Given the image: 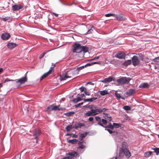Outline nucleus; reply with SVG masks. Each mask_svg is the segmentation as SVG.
I'll return each mask as SVG.
<instances>
[{
  "label": "nucleus",
  "mask_w": 159,
  "mask_h": 159,
  "mask_svg": "<svg viewBox=\"0 0 159 159\" xmlns=\"http://www.w3.org/2000/svg\"><path fill=\"white\" fill-rule=\"evenodd\" d=\"M69 157V159H75L74 157L72 156H68Z\"/></svg>",
  "instance_id": "774afa93"
},
{
  "label": "nucleus",
  "mask_w": 159,
  "mask_h": 159,
  "mask_svg": "<svg viewBox=\"0 0 159 159\" xmlns=\"http://www.w3.org/2000/svg\"><path fill=\"white\" fill-rule=\"evenodd\" d=\"M114 17H116L117 20L119 21H122L124 20V17L120 15H115Z\"/></svg>",
  "instance_id": "a211bd4d"
},
{
  "label": "nucleus",
  "mask_w": 159,
  "mask_h": 159,
  "mask_svg": "<svg viewBox=\"0 0 159 159\" xmlns=\"http://www.w3.org/2000/svg\"><path fill=\"white\" fill-rule=\"evenodd\" d=\"M79 89L80 90L81 92L84 91V92L85 90H87V89L83 86L79 88Z\"/></svg>",
  "instance_id": "ea45409f"
},
{
  "label": "nucleus",
  "mask_w": 159,
  "mask_h": 159,
  "mask_svg": "<svg viewBox=\"0 0 159 159\" xmlns=\"http://www.w3.org/2000/svg\"><path fill=\"white\" fill-rule=\"evenodd\" d=\"M135 89H130L127 91L126 94L129 96H133L135 93Z\"/></svg>",
  "instance_id": "f8f14e48"
},
{
  "label": "nucleus",
  "mask_w": 159,
  "mask_h": 159,
  "mask_svg": "<svg viewBox=\"0 0 159 159\" xmlns=\"http://www.w3.org/2000/svg\"><path fill=\"white\" fill-rule=\"evenodd\" d=\"M48 75L46 74V73L44 74L43 75L40 77V80H41L44 78H46V77L48 76Z\"/></svg>",
  "instance_id": "58836bf2"
},
{
  "label": "nucleus",
  "mask_w": 159,
  "mask_h": 159,
  "mask_svg": "<svg viewBox=\"0 0 159 159\" xmlns=\"http://www.w3.org/2000/svg\"><path fill=\"white\" fill-rule=\"evenodd\" d=\"M75 72H76V71H75V70L74 71H71V72H70H70L69 73H68V75H70L69 76H71V75H75Z\"/></svg>",
  "instance_id": "79ce46f5"
},
{
  "label": "nucleus",
  "mask_w": 159,
  "mask_h": 159,
  "mask_svg": "<svg viewBox=\"0 0 159 159\" xmlns=\"http://www.w3.org/2000/svg\"><path fill=\"white\" fill-rule=\"evenodd\" d=\"M153 61L154 62H158L159 61V57H156L154 59Z\"/></svg>",
  "instance_id": "49530a36"
},
{
  "label": "nucleus",
  "mask_w": 159,
  "mask_h": 159,
  "mask_svg": "<svg viewBox=\"0 0 159 159\" xmlns=\"http://www.w3.org/2000/svg\"><path fill=\"white\" fill-rule=\"evenodd\" d=\"M72 128H74L75 129H77L78 128V125H77L76 124H75L73 126L72 125Z\"/></svg>",
  "instance_id": "bf43d9fd"
},
{
  "label": "nucleus",
  "mask_w": 159,
  "mask_h": 159,
  "mask_svg": "<svg viewBox=\"0 0 159 159\" xmlns=\"http://www.w3.org/2000/svg\"><path fill=\"white\" fill-rule=\"evenodd\" d=\"M93 31V30H92V29H91L90 30H89L87 32L86 34H89L90 33H92V32Z\"/></svg>",
  "instance_id": "5fc2aeb1"
},
{
  "label": "nucleus",
  "mask_w": 159,
  "mask_h": 159,
  "mask_svg": "<svg viewBox=\"0 0 159 159\" xmlns=\"http://www.w3.org/2000/svg\"><path fill=\"white\" fill-rule=\"evenodd\" d=\"M23 6L20 4L15 5L12 6V10L14 11L19 10L23 8Z\"/></svg>",
  "instance_id": "9d476101"
},
{
  "label": "nucleus",
  "mask_w": 159,
  "mask_h": 159,
  "mask_svg": "<svg viewBox=\"0 0 159 159\" xmlns=\"http://www.w3.org/2000/svg\"><path fill=\"white\" fill-rule=\"evenodd\" d=\"M131 80V78L129 77H122L117 79L116 82L119 84L123 85L126 84H128Z\"/></svg>",
  "instance_id": "f257e3e1"
},
{
  "label": "nucleus",
  "mask_w": 159,
  "mask_h": 159,
  "mask_svg": "<svg viewBox=\"0 0 159 159\" xmlns=\"http://www.w3.org/2000/svg\"><path fill=\"white\" fill-rule=\"evenodd\" d=\"M85 67L84 66H81L80 67H78L76 70H75V71H77L78 72L77 74L79 73V72L81 70L83 69Z\"/></svg>",
  "instance_id": "c756f323"
},
{
  "label": "nucleus",
  "mask_w": 159,
  "mask_h": 159,
  "mask_svg": "<svg viewBox=\"0 0 159 159\" xmlns=\"http://www.w3.org/2000/svg\"><path fill=\"white\" fill-rule=\"evenodd\" d=\"M78 128H81L82 126H84L85 125L84 123H78Z\"/></svg>",
  "instance_id": "a19ab883"
},
{
  "label": "nucleus",
  "mask_w": 159,
  "mask_h": 159,
  "mask_svg": "<svg viewBox=\"0 0 159 159\" xmlns=\"http://www.w3.org/2000/svg\"><path fill=\"white\" fill-rule=\"evenodd\" d=\"M89 48L86 46H82L81 47V53L80 55H76L77 56L79 57H83L84 55V53L87 52L88 51Z\"/></svg>",
  "instance_id": "7ed1b4c3"
},
{
  "label": "nucleus",
  "mask_w": 159,
  "mask_h": 159,
  "mask_svg": "<svg viewBox=\"0 0 159 159\" xmlns=\"http://www.w3.org/2000/svg\"><path fill=\"white\" fill-rule=\"evenodd\" d=\"M107 119L108 120H109V121H111L112 120L111 117V116H107Z\"/></svg>",
  "instance_id": "0e129e2a"
},
{
  "label": "nucleus",
  "mask_w": 159,
  "mask_h": 159,
  "mask_svg": "<svg viewBox=\"0 0 159 159\" xmlns=\"http://www.w3.org/2000/svg\"><path fill=\"white\" fill-rule=\"evenodd\" d=\"M67 154L68 155H70L74 157H76L78 155L77 152H69Z\"/></svg>",
  "instance_id": "6ab92c4d"
},
{
  "label": "nucleus",
  "mask_w": 159,
  "mask_h": 159,
  "mask_svg": "<svg viewBox=\"0 0 159 159\" xmlns=\"http://www.w3.org/2000/svg\"><path fill=\"white\" fill-rule=\"evenodd\" d=\"M72 128V125H69L67 126L66 127V130L68 132L70 131Z\"/></svg>",
  "instance_id": "473e14b6"
},
{
  "label": "nucleus",
  "mask_w": 159,
  "mask_h": 159,
  "mask_svg": "<svg viewBox=\"0 0 159 159\" xmlns=\"http://www.w3.org/2000/svg\"><path fill=\"white\" fill-rule=\"evenodd\" d=\"M120 153L121 154H123L125 155L127 158H129L130 156V152L126 148L123 149L122 150L120 151Z\"/></svg>",
  "instance_id": "0eeeda50"
},
{
  "label": "nucleus",
  "mask_w": 159,
  "mask_h": 159,
  "mask_svg": "<svg viewBox=\"0 0 159 159\" xmlns=\"http://www.w3.org/2000/svg\"><path fill=\"white\" fill-rule=\"evenodd\" d=\"M65 109V108H63L62 107H59V109H58V111H63Z\"/></svg>",
  "instance_id": "680f3d73"
},
{
  "label": "nucleus",
  "mask_w": 159,
  "mask_h": 159,
  "mask_svg": "<svg viewBox=\"0 0 159 159\" xmlns=\"http://www.w3.org/2000/svg\"><path fill=\"white\" fill-rule=\"evenodd\" d=\"M41 133L40 131L38 129H35L33 131V136L34 137V138L36 140V143H37L39 140L38 137L41 134Z\"/></svg>",
  "instance_id": "39448f33"
},
{
  "label": "nucleus",
  "mask_w": 159,
  "mask_h": 159,
  "mask_svg": "<svg viewBox=\"0 0 159 159\" xmlns=\"http://www.w3.org/2000/svg\"><path fill=\"white\" fill-rule=\"evenodd\" d=\"M131 63V60H129L126 61L123 64L124 66H127L128 65H130Z\"/></svg>",
  "instance_id": "412c9836"
},
{
  "label": "nucleus",
  "mask_w": 159,
  "mask_h": 159,
  "mask_svg": "<svg viewBox=\"0 0 159 159\" xmlns=\"http://www.w3.org/2000/svg\"><path fill=\"white\" fill-rule=\"evenodd\" d=\"M95 118L96 120L98 122V125L102 127H104V126L101 123V120L100 117L98 116H96L95 117Z\"/></svg>",
  "instance_id": "dca6fc26"
},
{
  "label": "nucleus",
  "mask_w": 159,
  "mask_h": 159,
  "mask_svg": "<svg viewBox=\"0 0 159 159\" xmlns=\"http://www.w3.org/2000/svg\"><path fill=\"white\" fill-rule=\"evenodd\" d=\"M97 99V98H87L85 99H84V102H92L93 101Z\"/></svg>",
  "instance_id": "aec40b11"
},
{
  "label": "nucleus",
  "mask_w": 159,
  "mask_h": 159,
  "mask_svg": "<svg viewBox=\"0 0 159 159\" xmlns=\"http://www.w3.org/2000/svg\"><path fill=\"white\" fill-rule=\"evenodd\" d=\"M53 68V67H51L49 70L47 72H46V74L48 76L49 74H51V73L52 69Z\"/></svg>",
  "instance_id": "4c0bfd02"
},
{
  "label": "nucleus",
  "mask_w": 159,
  "mask_h": 159,
  "mask_svg": "<svg viewBox=\"0 0 159 159\" xmlns=\"http://www.w3.org/2000/svg\"><path fill=\"white\" fill-rule=\"evenodd\" d=\"M100 94L101 95L104 96L109 94L108 92L106 90H104L100 91Z\"/></svg>",
  "instance_id": "393cba45"
},
{
  "label": "nucleus",
  "mask_w": 159,
  "mask_h": 159,
  "mask_svg": "<svg viewBox=\"0 0 159 159\" xmlns=\"http://www.w3.org/2000/svg\"><path fill=\"white\" fill-rule=\"evenodd\" d=\"M105 130L108 131L110 134H112V135H116L118 134L117 132L115 131H112V130H110L108 129H105Z\"/></svg>",
  "instance_id": "4be33fe9"
},
{
  "label": "nucleus",
  "mask_w": 159,
  "mask_h": 159,
  "mask_svg": "<svg viewBox=\"0 0 159 159\" xmlns=\"http://www.w3.org/2000/svg\"><path fill=\"white\" fill-rule=\"evenodd\" d=\"M115 57L119 59H125V54L123 52H119L115 55Z\"/></svg>",
  "instance_id": "423d86ee"
},
{
  "label": "nucleus",
  "mask_w": 159,
  "mask_h": 159,
  "mask_svg": "<svg viewBox=\"0 0 159 159\" xmlns=\"http://www.w3.org/2000/svg\"><path fill=\"white\" fill-rule=\"evenodd\" d=\"M137 55L139 56V57L140 60H141L142 61H143V59L144 56L142 53H138V54H137Z\"/></svg>",
  "instance_id": "72a5a7b5"
},
{
  "label": "nucleus",
  "mask_w": 159,
  "mask_h": 159,
  "mask_svg": "<svg viewBox=\"0 0 159 159\" xmlns=\"http://www.w3.org/2000/svg\"><path fill=\"white\" fill-rule=\"evenodd\" d=\"M74 112H69L64 113V115H66L67 116H72L73 114H74Z\"/></svg>",
  "instance_id": "f704fd0d"
},
{
  "label": "nucleus",
  "mask_w": 159,
  "mask_h": 159,
  "mask_svg": "<svg viewBox=\"0 0 159 159\" xmlns=\"http://www.w3.org/2000/svg\"><path fill=\"white\" fill-rule=\"evenodd\" d=\"M83 103H84L83 102H82L79 103L77 105L75 106L76 107H80V106L82 105L83 104Z\"/></svg>",
  "instance_id": "8fccbe9b"
},
{
  "label": "nucleus",
  "mask_w": 159,
  "mask_h": 159,
  "mask_svg": "<svg viewBox=\"0 0 159 159\" xmlns=\"http://www.w3.org/2000/svg\"><path fill=\"white\" fill-rule=\"evenodd\" d=\"M80 95V98H82L83 100L85 98V97L84 93H82Z\"/></svg>",
  "instance_id": "603ef678"
},
{
  "label": "nucleus",
  "mask_w": 159,
  "mask_h": 159,
  "mask_svg": "<svg viewBox=\"0 0 159 159\" xmlns=\"http://www.w3.org/2000/svg\"><path fill=\"white\" fill-rule=\"evenodd\" d=\"M113 126L115 127L116 128H117L120 127H121L122 124L120 123H113Z\"/></svg>",
  "instance_id": "c85d7f7f"
},
{
  "label": "nucleus",
  "mask_w": 159,
  "mask_h": 159,
  "mask_svg": "<svg viewBox=\"0 0 159 159\" xmlns=\"http://www.w3.org/2000/svg\"><path fill=\"white\" fill-rule=\"evenodd\" d=\"M73 52L78 53L77 55H80L81 45L79 43H75L73 45Z\"/></svg>",
  "instance_id": "f03ea898"
},
{
  "label": "nucleus",
  "mask_w": 159,
  "mask_h": 159,
  "mask_svg": "<svg viewBox=\"0 0 159 159\" xmlns=\"http://www.w3.org/2000/svg\"><path fill=\"white\" fill-rule=\"evenodd\" d=\"M47 52H43L41 55V56H40V57H39V58L40 59H41L42 58H43V57L44 56V55Z\"/></svg>",
  "instance_id": "09e8293b"
},
{
  "label": "nucleus",
  "mask_w": 159,
  "mask_h": 159,
  "mask_svg": "<svg viewBox=\"0 0 159 159\" xmlns=\"http://www.w3.org/2000/svg\"><path fill=\"white\" fill-rule=\"evenodd\" d=\"M10 37V34L6 33H3L1 36V38L3 40H7Z\"/></svg>",
  "instance_id": "9b49d317"
},
{
  "label": "nucleus",
  "mask_w": 159,
  "mask_h": 159,
  "mask_svg": "<svg viewBox=\"0 0 159 159\" xmlns=\"http://www.w3.org/2000/svg\"><path fill=\"white\" fill-rule=\"evenodd\" d=\"M83 99L79 96L77 97V98L74 99L73 102L75 103H76L82 100Z\"/></svg>",
  "instance_id": "5701e85b"
},
{
  "label": "nucleus",
  "mask_w": 159,
  "mask_h": 159,
  "mask_svg": "<svg viewBox=\"0 0 159 159\" xmlns=\"http://www.w3.org/2000/svg\"><path fill=\"white\" fill-rule=\"evenodd\" d=\"M84 92L85 93V94L86 95L89 96L91 95L90 93L89 92L87 91V90H85V91Z\"/></svg>",
  "instance_id": "6e6d98bb"
},
{
  "label": "nucleus",
  "mask_w": 159,
  "mask_h": 159,
  "mask_svg": "<svg viewBox=\"0 0 159 159\" xmlns=\"http://www.w3.org/2000/svg\"><path fill=\"white\" fill-rule=\"evenodd\" d=\"M113 80L112 77L110 76L108 78H106L104 80H101L100 81L104 83H107L112 81Z\"/></svg>",
  "instance_id": "4468645a"
},
{
  "label": "nucleus",
  "mask_w": 159,
  "mask_h": 159,
  "mask_svg": "<svg viewBox=\"0 0 159 159\" xmlns=\"http://www.w3.org/2000/svg\"><path fill=\"white\" fill-rule=\"evenodd\" d=\"M60 106V105L54 106L53 105V107L52 110H53V111H58L59 107Z\"/></svg>",
  "instance_id": "2f4dec72"
},
{
  "label": "nucleus",
  "mask_w": 159,
  "mask_h": 159,
  "mask_svg": "<svg viewBox=\"0 0 159 159\" xmlns=\"http://www.w3.org/2000/svg\"><path fill=\"white\" fill-rule=\"evenodd\" d=\"M14 80H10V79H9V78H6L5 81H4V82H8V81H14Z\"/></svg>",
  "instance_id": "3c124183"
},
{
  "label": "nucleus",
  "mask_w": 159,
  "mask_h": 159,
  "mask_svg": "<svg viewBox=\"0 0 159 159\" xmlns=\"http://www.w3.org/2000/svg\"><path fill=\"white\" fill-rule=\"evenodd\" d=\"M27 80V78L26 77V73L25 74V75L24 77H22L20 79H19L18 80L16 81V82L19 83L20 84H22L25 82H26Z\"/></svg>",
  "instance_id": "6e6552de"
},
{
  "label": "nucleus",
  "mask_w": 159,
  "mask_h": 159,
  "mask_svg": "<svg viewBox=\"0 0 159 159\" xmlns=\"http://www.w3.org/2000/svg\"><path fill=\"white\" fill-rule=\"evenodd\" d=\"M87 134L88 133L87 132H86L84 133L81 134L80 136L83 138L84 137H85L87 135Z\"/></svg>",
  "instance_id": "e433bc0d"
},
{
  "label": "nucleus",
  "mask_w": 159,
  "mask_h": 159,
  "mask_svg": "<svg viewBox=\"0 0 159 159\" xmlns=\"http://www.w3.org/2000/svg\"><path fill=\"white\" fill-rule=\"evenodd\" d=\"M92 65V63H88L85 65H84V66L85 67H86L88 66H91Z\"/></svg>",
  "instance_id": "13d9d810"
},
{
  "label": "nucleus",
  "mask_w": 159,
  "mask_h": 159,
  "mask_svg": "<svg viewBox=\"0 0 159 159\" xmlns=\"http://www.w3.org/2000/svg\"><path fill=\"white\" fill-rule=\"evenodd\" d=\"M152 149L154 150V152L156 153L157 155L159 154V148H152Z\"/></svg>",
  "instance_id": "bb28decb"
},
{
  "label": "nucleus",
  "mask_w": 159,
  "mask_h": 159,
  "mask_svg": "<svg viewBox=\"0 0 159 159\" xmlns=\"http://www.w3.org/2000/svg\"><path fill=\"white\" fill-rule=\"evenodd\" d=\"M85 148V146H84V145H83V144H81L79 146L78 148L83 149H84V148Z\"/></svg>",
  "instance_id": "de8ad7c7"
},
{
  "label": "nucleus",
  "mask_w": 159,
  "mask_h": 159,
  "mask_svg": "<svg viewBox=\"0 0 159 159\" xmlns=\"http://www.w3.org/2000/svg\"><path fill=\"white\" fill-rule=\"evenodd\" d=\"M107 110V109H106V108H103L102 109V112H105Z\"/></svg>",
  "instance_id": "338daca9"
},
{
  "label": "nucleus",
  "mask_w": 159,
  "mask_h": 159,
  "mask_svg": "<svg viewBox=\"0 0 159 159\" xmlns=\"http://www.w3.org/2000/svg\"><path fill=\"white\" fill-rule=\"evenodd\" d=\"M101 121L104 125H106L107 124V120L105 119H102L101 120Z\"/></svg>",
  "instance_id": "a18cd8bd"
},
{
  "label": "nucleus",
  "mask_w": 159,
  "mask_h": 159,
  "mask_svg": "<svg viewBox=\"0 0 159 159\" xmlns=\"http://www.w3.org/2000/svg\"><path fill=\"white\" fill-rule=\"evenodd\" d=\"M70 72V70L66 71L65 72V75H63L62 76H61V80H65L67 78H71V76H69L68 75V73H69Z\"/></svg>",
  "instance_id": "ddd939ff"
},
{
  "label": "nucleus",
  "mask_w": 159,
  "mask_h": 159,
  "mask_svg": "<svg viewBox=\"0 0 159 159\" xmlns=\"http://www.w3.org/2000/svg\"><path fill=\"white\" fill-rule=\"evenodd\" d=\"M78 141V140L77 139H72L69 140L68 142L72 144H75Z\"/></svg>",
  "instance_id": "a878e982"
},
{
  "label": "nucleus",
  "mask_w": 159,
  "mask_h": 159,
  "mask_svg": "<svg viewBox=\"0 0 159 159\" xmlns=\"http://www.w3.org/2000/svg\"><path fill=\"white\" fill-rule=\"evenodd\" d=\"M149 86V85L148 83H144L140 84L139 87L142 88H148Z\"/></svg>",
  "instance_id": "f3484780"
},
{
  "label": "nucleus",
  "mask_w": 159,
  "mask_h": 159,
  "mask_svg": "<svg viewBox=\"0 0 159 159\" xmlns=\"http://www.w3.org/2000/svg\"><path fill=\"white\" fill-rule=\"evenodd\" d=\"M122 92L118 93L117 91H116L115 92V95L116 97L118 100L120 99H122L123 100H125V98L122 95Z\"/></svg>",
  "instance_id": "1a4fd4ad"
},
{
  "label": "nucleus",
  "mask_w": 159,
  "mask_h": 159,
  "mask_svg": "<svg viewBox=\"0 0 159 159\" xmlns=\"http://www.w3.org/2000/svg\"><path fill=\"white\" fill-rule=\"evenodd\" d=\"M132 64L134 66L138 65L140 63L138 57L136 56H134L131 59Z\"/></svg>",
  "instance_id": "20e7f679"
},
{
  "label": "nucleus",
  "mask_w": 159,
  "mask_h": 159,
  "mask_svg": "<svg viewBox=\"0 0 159 159\" xmlns=\"http://www.w3.org/2000/svg\"><path fill=\"white\" fill-rule=\"evenodd\" d=\"M115 16V14H113V13H108V14H106L105 15V16L106 17H110V16Z\"/></svg>",
  "instance_id": "37998d69"
},
{
  "label": "nucleus",
  "mask_w": 159,
  "mask_h": 159,
  "mask_svg": "<svg viewBox=\"0 0 159 159\" xmlns=\"http://www.w3.org/2000/svg\"><path fill=\"white\" fill-rule=\"evenodd\" d=\"M152 152L150 151V152H149L146 153L145 154L146 155H147L148 156V157H149L152 154Z\"/></svg>",
  "instance_id": "864d4df0"
},
{
  "label": "nucleus",
  "mask_w": 159,
  "mask_h": 159,
  "mask_svg": "<svg viewBox=\"0 0 159 159\" xmlns=\"http://www.w3.org/2000/svg\"><path fill=\"white\" fill-rule=\"evenodd\" d=\"M84 115L88 116H93L91 110L90 111H87L84 114Z\"/></svg>",
  "instance_id": "cd10ccee"
},
{
  "label": "nucleus",
  "mask_w": 159,
  "mask_h": 159,
  "mask_svg": "<svg viewBox=\"0 0 159 159\" xmlns=\"http://www.w3.org/2000/svg\"><path fill=\"white\" fill-rule=\"evenodd\" d=\"M96 107H95V109H92L91 110V111L92 112V114H93V116H95L97 114H98V113L97 111V109H96Z\"/></svg>",
  "instance_id": "7c9ffc66"
},
{
  "label": "nucleus",
  "mask_w": 159,
  "mask_h": 159,
  "mask_svg": "<svg viewBox=\"0 0 159 159\" xmlns=\"http://www.w3.org/2000/svg\"><path fill=\"white\" fill-rule=\"evenodd\" d=\"M53 107V105H51L47 107V109L48 110H49L50 111H53V110H52Z\"/></svg>",
  "instance_id": "c03bdc74"
},
{
  "label": "nucleus",
  "mask_w": 159,
  "mask_h": 159,
  "mask_svg": "<svg viewBox=\"0 0 159 159\" xmlns=\"http://www.w3.org/2000/svg\"><path fill=\"white\" fill-rule=\"evenodd\" d=\"M9 18L7 17H5V18H3V21H5L7 20H9Z\"/></svg>",
  "instance_id": "e2e57ef3"
},
{
  "label": "nucleus",
  "mask_w": 159,
  "mask_h": 159,
  "mask_svg": "<svg viewBox=\"0 0 159 159\" xmlns=\"http://www.w3.org/2000/svg\"><path fill=\"white\" fill-rule=\"evenodd\" d=\"M105 128V129H107L108 128L111 129H113L114 128V126L113 125H112L111 123H110L108 125H107L106 126H105L103 127Z\"/></svg>",
  "instance_id": "b1692460"
},
{
  "label": "nucleus",
  "mask_w": 159,
  "mask_h": 159,
  "mask_svg": "<svg viewBox=\"0 0 159 159\" xmlns=\"http://www.w3.org/2000/svg\"><path fill=\"white\" fill-rule=\"evenodd\" d=\"M123 108L126 111H129L131 110V107L128 106H125L123 107Z\"/></svg>",
  "instance_id": "c9c22d12"
},
{
  "label": "nucleus",
  "mask_w": 159,
  "mask_h": 159,
  "mask_svg": "<svg viewBox=\"0 0 159 159\" xmlns=\"http://www.w3.org/2000/svg\"><path fill=\"white\" fill-rule=\"evenodd\" d=\"M93 117H90L89 118L88 120L89 122H93Z\"/></svg>",
  "instance_id": "4d7b16f0"
},
{
  "label": "nucleus",
  "mask_w": 159,
  "mask_h": 159,
  "mask_svg": "<svg viewBox=\"0 0 159 159\" xmlns=\"http://www.w3.org/2000/svg\"><path fill=\"white\" fill-rule=\"evenodd\" d=\"M17 44L15 43H10L7 44L8 48L10 49H12L17 46Z\"/></svg>",
  "instance_id": "2eb2a0df"
},
{
  "label": "nucleus",
  "mask_w": 159,
  "mask_h": 159,
  "mask_svg": "<svg viewBox=\"0 0 159 159\" xmlns=\"http://www.w3.org/2000/svg\"><path fill=\"white\" fill-rule=\"evenodd\" d=\"M87 84H90L92 85H94V84L91 82H89L87 83Z\"/></svg>",
  "instance_id": "69168bd1"
},
{
  "label": "nucleus",
  "mask_w": 159,
  "mask_h": 159,
  "mask_svg": "<svg viewBox=\"0 0 159 159\" xmlns=\"http://www.w3.org/2000/svg\"><path fill=\"white\" fill-rule=\"evenodd\" d=\"M98 113L102 112V109L99 108L97 109Z\"/></svg>",
  "instance_id": "052dcab7"
}]
</instances>
